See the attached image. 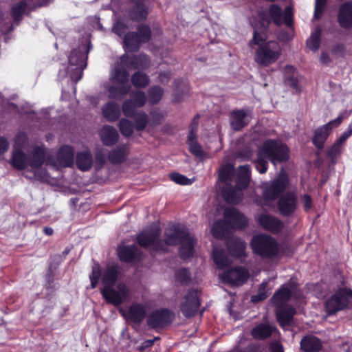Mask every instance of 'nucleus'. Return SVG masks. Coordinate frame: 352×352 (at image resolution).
<instances>
[{"mask_svg": "<svg viewBox=\"0 0 352 352\" xmlns=\"http://www.w3.org/2000/svg\"><path fill=\"white\" fill-rule=\"evenodd\" d=\"M160 229L153 224L143 230L138 236L139 245L144 248L151 247L155 251L166 252L168 245H175L180 243L181 257L186 259L193 254L194 239L187 229L181 226H173L164 231V240L159 239Z\"/></svg>", "mask_w": 352, "mask_h": 352, "instance_id": "1", "label": "nucleus"}, {"mask_svg": "<svg viewBox=\"0 0 352 352\" xmlns=\"http://www.w3.org/2000/svg\"><path fill=\"white\" fill-rule=\"evenodd\" d=\"M25 140L26 137L24 134H19L16 137L12 153V164L18 170L25 169L28 166H30L32 168H38L47 160V150L43 146H33L28 151V155H26L21 149V146Z\"/></svg>", "mask_w": 352, "mask_h": 352, "instance_id": "2", "label": "nucleus"}, {"mask_svg": "<svg viewBox=\"0 0 352 352\" xmlns=\"http://www.w3.org/2000/svg\"><path fill=\"white\" fill-rule=\"evenodd\" d=\"M289 157V148L285 144L274 140H267L258 150L256 168L261 173H265L267 169L268 160L276 165L277 163L288 160Z\"/></svg>", "mask_w": 352, "mask_h": 352, "instance_id": "3", "label": "nucleus"}, {"mask_svg": "<svg viewBox=\"0 0 352 352\" xmlns=\"http://www.w3.org/2000/svg\"><path fill=\"white\" fill-rule=\"evenodd\" d=\"M262 27L267 28L271 20L278 26L283 23L290 27L292 25L293 12L291 6H287L283 12L281 8L276 4H272L268 10L261 11L258 14Z\"/></svg>", "mask_w": 352, "mask_h": 352, "instance_id": "4", "label": "nucleus"}, {"mask_svg": "<svg viewBox=\"0 0 352 352\" xmlns=\"http://www.w3.org/2000/svg\"><path fill=\"white\" fill-rule=\"evenodd\" d=\"M281 55V47L274 41L263 42L259 44L255 52L254 59L260 66L267 67L275 63Z\"/></svg>", "mask_w": 352, "mask_h": 352, "instance_id": "5", "label": "nucleus"}, {"mask_svg": "<svg viewBox=\"0 0 352 352\" xmlns=\"http://www.w3.org/2000/svg\"><path fill=\"white\" fill-rule=\"evenodd\" d=\"M251 245L254 252L263 258H272L278 253L277 243L267 234L254 236Z\"/></svg>", "mask_w": 352, "mask_h": 352, "instance_id": "6", "label": "nucleus"}, {"mask_svg": "<svg viewBox=\"0 0 352 352\" xmlns=\"http://www.w3.org/2000/svg\"><path fill=\"white\" fill-rule=\"evenodd\" d=\"M102 294L107 302L115 306L120 305L130 296V291L124 283H119L116 288L111 285L104 286Z\"/></svg>", "mask_w": 352, "mask_h": 352, "instance_id": "7", "label": "nucleus"}, {"mask_svg": "<svg viewBox=\"0 0 352 352\" xmlns=\"http://www.w3.org/2000/svg\"><path fill=\"white\" fill-rule=\"evenodd\" d=\"M352 296V291L342 287L329 298L325 303V310L329 315L334 314L342 309L346 305L348 298Z\"/></svg>", "mask_w": 352, "mask_h": 352, "instance_id": "8", "label": "nucleus"}, {"mask_svg": "<svg viewBox=\"0 0 352 352\" xmlns=\"http://www.w3.org/2000/svg\"><path fill=\"white\" fill-rule=\"evenodd\" d=\"M287 186V179L283 175H279L272 181L264 183L263 184L264 198L267 200L276 199L286 189Z\"/></svg>", "mask_w": 352, "mask_h": 352, "instance_id": "9", "label": "nucleus"}, {"mask_svg": "<svg viewBox=\"0 0 352 352\" xmlns=\"http://www.w3.org/2000/svg\"><path fill=\"white\" fill-rule=\"evenodd\" d=\"M344 117L340 114L336 119L315 130L313 138L314 144L319 149L323 148L324 143L334 127L338 126L342 122Z\"/></svg>", "mask_w": 352, "mask_h": 352, "instance_id": "10", "label": "nucleus"}, {"mask_svg": "<svg viewBox=\"0 0 352 352\" xmlns=\"http://www.w3.org/2000/svg\"><path fill=\"white\" fill-rule=\"evenodd\" d=\"M257 221L263 229L272 234L279 233L284 228V223L282 221L267 213L259 214Z\"/></svg>", "mask_w": 352, "mask_h": 352, "instance_id": "11", "label": "nucleus"}, {"mask_svg": "<svg viewBox=\"0 0 352 352\" xmlns=\"http://www.w3.org/2000/svg\"><path fill=\"white\" fill-rule=\"evenodd\" d=\"M199 305L197 292L190 290L184 296L181 304V311L186 317H192L197 312Z\"/></svg>", "mask_w": 352, "mask_h": 352, "instance_id": "12", "label": "nucleus"}, {"mask_svg": "<svg viewBox=\"0 0 352 352\" xmlns=\"http://www.w3.org/2000/svg\"><path fill=\"white\" fill-rule=\"evenodd\" d=\"M173 320V314L166 309L153 311L148 316L147 324L151 329H160L169 324Z\"/></svg>", "mask_w": 352, "mask_h": 352, "instance_id": "13", "label": "nucleus"}, {"mask_svg": "<svg viewBox=\"0 0 352 352\" xmlns=\"http://www.w3.org/2000/svg\"><path fill=\"white\" fill-rule=\"evenodd\" d=\"M224 220L230 228L236 229H243L248 223L246 217L234 208L225 210Z\"/></svg>", "mask_w": 352, "mask_h": 352, "instance_id": "14", "label": "nucleus"}, {"mask_svg": "<svg viewBox=\"0 0 352 352\" xmlns=\"http://www.w3.org/2000/svg\"><path fill=\"white\" fill-rule=\"evenodd\" d=\"M297 197L294 192L283 195L278 202V209L283 216L292 215L297 209Z\"/></svg>", "mask_w": 352, "mask_h": 352, "instance_id": "15", "label": "nucleus"}, {"mask_svg": "<svg viewBox=\"0 0 352 352\" xmlns=\"http://www.w3.org/2000/svg\"><path fill=\"white\" fill-rule=\"evenodd\" d=\"M248 277V270L241 267L230 269L221 274V278L224 282L236 285L243 284Z\"/></svg>", "mask_w": 352, "mask_h": 352, "instance_id": "16", "label": "nucleus"}, {"mask_svg": "<svg viewBox=\"0 0 352 352\" xmlns=\"http://www.w3.org/2000/svg\"><path fill=\"white\" fill-rule=\"evenodd\" d=\"M250 111L244 109L233 110L230 112V122L232 129L240 131L247 126L250 121Z\"/></svg>", "mask_w": 352, "mask_h": 352, "instance_id": "17", "label": "nucleus"}, {"mask_svg": "<svg viewBox=\"0 0 352 352\" xmlns=\"http://www.w3.org/2000/svg\"><path fill=\"white\" fill-rule=\"evenodd\" d=\"M296 290V285L290 281L283 285L272 298V302L276 307H281L289 300L292 294Z\"/></svg>", "mask_w": 352, "mask_h": 352, "instance_id": "18", "label": "nucleus"}, {"mask_svg": "<svg viewBox=\"0 0 352 352\" xmlns=\"http://www.w3.org/2000/svg\"><path fill=\"white\" fill-rule=\"evenodd\" d=\"M132 6L129 10V16L134 21H141L146 19L148 10L143 0H131Z\"/></svg>", "mask_w": 352, "mask_h": 352, "instance_id": "19", "label": "nucleus"}, {"mask_svg": "<svg viewBox=\"0 0 352 352\" xmlns=\"http://www.w3.org/2000/svg\"><path fill=\"white\" fill-rule=\"evenodd\" d=\"M338 21L339 25L344 29L352 27V1H346L340 5Z\"/></svg>", "mask_w": 352, "mask_h": 352, "instance_id": "20", "label": "nucleus"}, {"mask_svg": "<svg viewBox=\"0 0 352 352\" xmlns=\"http://www.w3.org/2000/svg\"><path fill=\"white\" fill-rule=\"evenodd\" d=\"M295 313V309L289 305L277 307V320L283 329H286L292 325Z\"/></svg>", "mask_w": 352, "mask_h": 352, "instance_id": "21", "label": "nucleus"}, {"mask_svg": "<svg viewBox=\"0 0 352 352\" xmlns=\"http://www.w3.org/2000/svg\"><path fill=\"white\" fill-rule=\"evenodd\" d=\"M102 143L107 146L114 145L119 139L118 131L111 126L104 125L98 131Z\"/></svg>", "mask_w": 352, "mask_h": 352, "instance_id": "22", "label": "nucleus"}, {"mask_svg": "<svg viewBox=\"0 0 352 352\" xmlns=\"http://www.w3.org/2000/svg\"><path fill=\"white\" fill-rule=\"evenodd\" d=\"M122 63L127 65L129 63L133 69H146L150 65L148 57L145 54L138 56H129L123 54L122 56Z\"/></svg>", "mask_w": 352, "mask_h": 352, "instance_id": "23", "label": "nucleus"}, {"mask_svg": "<svg viewBox=\"0 0 352 352\" xmlns=\"http://www.w3.org/2000/svg\"><path fill=\"white\" fill-rule=\"evenodd\" d=\"M131 68L129 63L127 65L122 63V57L120 62L117 63L111 74V80L113 82H118L121 85L125 84L129 79L127 69Z\"/></svg>", "mask_w": 352, "mask_h": 352, "instance_id": "24", "label": "nucleus"}, {"mask_svg": "<svg viewBox=\"0 0 352 352\" xmlns=\"http://www.w3.org/2000/svg\"><path fill=\"white\" fill-rule=\"evenodd\" d=\"M85 50V46L82 45L79 50H73L69 57V63L76 65L80 72L86 67V60L89 48L87 50L86 54L83 52Z\"/></svg>", "mask_w": 352, "mask_h": 352, "instance_id": "25", "label": "nucleus"}, {"mask_svg": "<svg viewBox=\"0 0 352 352\" xmlns=\"http://www.w3.org/2000/svg\"><path fill=\"white\" fill-rule=\"evenodd\" d=\"M146 312V307L144 305L133 303L129 308L127 318L134 323L140 324L144 320Z\"/></svg>", "mask_w": 352, "mask_h": 352, "instance_id": "26", "label": "nucleus"}, {"mask_svg": "<svg viewBox=\"0 0 352 352\" xmlns=\"http://www.w3.org/2000/svg\"><path fill=\"white\" fill-rule=\"evenodd\" d=\"M57 162L60 166L69 167L74 163V151L72 146H62L56 156Z\"/></svg>", "mask_w": 352, "mask_h": 352, "instance_id": "27", "label": "nucleus"}, {"mask_svg": "<svg viewBox=\"0 0 352 352\" xmlns=\"http://www.w3.org/2000/svg\"><path fill=\"white\" fill-rule=\"evenodd\" d=\"M102 111L103 116L110 122L117 120L120 116V106L113 101L106 103L102 107Z\"/></svg>", "mask_w": 352, "mask_h": 352, "instance_id": "28", "label": "nucleus"}, {"mask_svg": "<svg viewBox=\"0 0 352 352\" xmlns=\"http://www.w3.org/2000/svg\"><path fill=\"white\" fill-rule=\"evenodd\" d=\"M243 188L236 185V187H226L223 190V194L226 201L229 204H238L243 199Z\"/></svg>", "mask_w": 352, "mask_h": 352, "instance_id": "29", "label": "nucleus"}, {"mask_svg": "<svg viewBox=\"0 0 352 352\" xmlns=\"http://www.w3.org/2000/svg\"><path fill=\"white\" fill-rule=\"evenodd\" d=\"M197 129V123L194 120L190 126L188 134V146L190 151L192 154L197 156H201L203 155L202 148L195 140Z\"/></svg>", "mask_w": 352, "mask_h": 352, "instance_id": "30", "label": "nucleus"}, {"mask_svg": "<svg viewBox=\"0 0 352 352\" xmlns=\"http://www.w3.org/2000/svg\"><path fill=\"white\" fill-rule=\"evenodd\" d=\"M276 333V328L268 324H260L252 331V336L256 339H265Z\"/></svg>", "mask_w": 352, "mask_h": 352, "instance_id": "31", "label": "nucleus"}, {"mask_svg": "<svg viewBox=\"0 0 352 352\" xmlns=\"http://www.w3.org/2000/svg\"><path fill=\"white\" fill-rule=\"evenodd\" d=\"M127 154L128 146L120 144L109 153V160L113 164H120L126 160Z\"/></svg>", "mask_w": 352, "mask_h": 352, "instance_id": "32", "label": "nucleus"}, {"mask_svg": "<svg viewBox=\"0 0 352 352\" xmlns=\"http://www.w3.org/2000/svg\"><path fill=\"white\" fill-rule=\"evenodd\" d=\"M321 346L320 340L314 336L305 337L300 342V347L305 352H318Z\"/></svg>", "mask_w": 352, "mask_h": 352, "instance_id": "33", "label": "nucleus"}, {"mask_svg": "<svg viewBox=\"0 0 352 352\" xmlns=\"http://www.w3.org/2000/svg\"><path fill=\"white\" fill-rule=\"evenodd\" d=\"M93 164L92 155L89 151L78 153L76 156V166L82 171L88 170Z\"/></svg>", "mask_w": 352, "mask_h": 352, "instance_id": "34", "label": "nucleus"}, {"mask_svg": "<svg viewBox=\"0 0 352 352\" xmlns=\"http://www.w3.org/2000/svg\"><path fill=\"white\" fill-rule=\"evenodd\" d=\"M104 88L109 92V97L112 99H118L126 95L131 89L130 85H111L109 84L104 85Z\"/></svg>", "mask_w": 352, "mask_h": 352, "instance_id": "35", "label": "nucleus"}, {"mask_svg": "<svg viewBox=\"0 0 352 352\" xmlns=\"http://www.w3.org/2000/svg\"><path fill=\"white\" fill-rule=\"evenodd\" d=\"M118 255L122 261H132L138 256L139 250L135 245L120 247L118 249Z\"/></svg>", "mask_w": 352, "mask_h": 352, "instance_id": "36", "label": "nucleus"}, {"mask_svg": "<svg viewBox=\"0 0 352 352\" xmlns=\"http://www.w3.org/2000/svg\"><path fill=\"white\" fill-rule=\"evenodd\" d=\"M119 274L118 267L116 265L109 266L102 276V283L107 285L113 286L116 283Z\"/></svg>", "mask_w": 352, "mask_h": 352, "instance_id": "37", "label": "nucleus"}, {"mask_svg": "<svg viewBox=\"0 0 352 352\" xmlns=\"http://www.w3.org/2000/svg\"><path fill=\"white\" fill-rule=\"evenodd\" d=\"M125 47L131 52L138 51L141 43H143L136 32H129L124 37Z\"/></svg>", "mask_w": 352, "mask_h": 352, "instance_id": "38", "label": "nucleus"}, {"mask_svg": "<svg viewBox=\"0 0 352 352\" xmlns=\"http://www.w3.org/2000/svg\"><path fill=\"white\" fill-rule=\"evenodd\" d=\"M250 179V170L249 165L239 166L237 171L236 185L243 188L248 187Z\"/></svg>", "mask_w": 352, "mask_h": 352, "instance_id": "39", "label": "nucleus"}, {"mask_svg": "<svg viewBox=\"0 0 352 352\" xmlns=\"http://www.w3.org/2000/svg\"><path fill=\"white\" fill-rule=\"evenodd\" d=\"M213 259L219 268H223L231 263L230 258L223 249L214 247L213 249Z\"/></svg>", "mask_w": 352, "mask_h": 352, "instance_id": "40", "label": "nucleus"}, {"mask_svg": "<svg viewBox=\"0 0 352 352\" xmlns=\"http://www.w3.org/2000/svg\"><path fill=\"white\" fill-rule=\"evenodd\" d=\"M228 248L236 256H241L245 249V243L239 239L232 238L228 241Z\"/></svg>", "mask_w": 352, "mask_h": 352, "instance_id": "41", "label": "nucleus"}, {"mask_svg": "<svg viewBox=\"0 0 352 352\" xmlns=\"http://www.w3.org/2000/svg\"><path fill=\"white\" fill-rule=\"evenodd\" d=\"M131 82L137 88H145L148 85L150 79L146 74L137 72L132 75Z\"/></svg>", "mask_w": 352, "mask_h": 352, "instance_id": "42", "label": "nucleus"}, {"mask_svg": "<svg viewBox=\"0 0 352 352\" xmlns=\"http://www.w3.org/2000/svg\"><path fill=\"white\" fill-rule=\"evenodd\" d=\"M234 177V166L232 164H226L219 170V179L222 182L228 184Z\"/></svg>", "mask_w": 352, "mask_h": 352, "instance_id": "43", "label": "nucleus"}, {"mask_svg": "<svg viewBox=\"0 0 352 352\" xmlns=\"http://www.w3.org/2000/svg\"><path fill=\"white\" fill-rule=\"evenodd\" d=\"M228 223L225 220H218L212 226V235L217 239H221L225 236L227 231Z\"/></svg>", "mask_w": 352, "mask_h": 352, "instance_id": "44", "label": "nucleus"}, {"mask_svg": "<svg viewBox=\"0 0 352 352\" xmlns=\"http://www.w3.org/2000/svg\"><path fill=\"white\" fill-rule=\"evenodd\" d=\"M137 108H138V107L133 102V99H127L124 100L122 106L123 114L126 117L129 118H133L135 115L137 114Z\"/></svg>", "mask_w": 352, "mask_h": 352, "instance_id": "45", "label": "nucleus"}, {"mask_svg": "<svg viewBox=\"0 0 352 352\" xmlns=\"http://www.w3.org/2000/svg\"><path fill=\"white\" fill-rule=\"evenodd\" d=\"M133 118L135 129L139 131H143L148 122V116L144 112L140 111Z\"/></svg>", "mask_w": 352, "mask_h": 352, "instance_id": "46", "label": "nucleus"}, {"mask_svg": "<svg viewBox=\"0 0 352 352\" xmlns=\"http://www.w3.org/2000/svg\"><path fill=\"white\" fill-rule=\"evenodd\" d=\"M119 129L124 136L129 137L133 133L132 122L126 118L120 120L118 124Z\"/></svg>", "mask_w": 352, "mask_h": 352, "instance_id": "47", "label": "nucleus"}, {"mask_svg": "<svg viewBox=\"0 0 352 352\" xmlns=\"http://www.w3.org/2000/svg\"><path fill=\"white\" fill-rule=\"evenodd\" d=\"M320 30L316 29L307 41V47L314 51H316L320 46Z\"/></svg>", "mask_w": 352, "mask_h": 352, "instance_id": "48", "label": "nucleus"}, {"mask_svg": "<svg viewBox=\"0 0 352 352\" xmlns=\"http://www.w3.org/2000/svg\"><path fill=\"white\" fill-rule=\"evenodd\" d=\"M163 95V90L158 86H154L148 90V100L151 104L159 102Z\"/></svg>", "mask_w": 352, "mask_h": 352, "instance_id": "49", "label": "nucleus"}, {"mask_svg": "<svg viewBox=\"0 0 352 352\" xmlns=\"http://www.w3.org/2000/svg\"><path fill=\"white\" fill-rule=\"evenodd\" d=\"M138 107H142L146 101V96L144 91L136 90L131 94V98Z\"/></svg>", "mask_w": 352, "mask_h": 352, "instance_id": "50", "label": "nucleus"}, {"mask_svg": "<svg viewBox=\"0 0 352 352\" xmlns=\"http://www.w3.org/2000/svg\"><path fill=\"white\" fill-rule=\"evenodd\" d=\"M344 145L337 140L328 151V155L333 163L336 162V159L341 154Z\"/></svg>", "mask_w": 352, "mask_h": 352, "instance_id": "51", "label": "nucleus"}, {"mask_svg": "<svg viewBox=\"0 0 352 352\" xmlns=\"http://www.w3.org/2000/svg\"><path fill=\"white\" fill-rule=\"evenodd\" d=\"M136 33L139 35V38L143 43L148 41L151 36L150 28L145 24L140 25L138 28V32Z\"/></svg>", "mask_w": 352, "mask_h": 352, "instance_id": "52", "label": "nucleus"}, {"mask_svg": "<svg viewBox=\"0 0 352 352\" xmlns=\"http://www.w3.org/2000/svg\"><path fill=\"white\" fill-rule=\"evenodd\" d=\"M267 286V282H263L261 284L258 294L252 296V301L257 302L258 301L265 299L268 296V292L266 290Z\"/></svg>", "mask_w": 352, "mask_h": 352, "instance_id": "53", "label": "nucleus"}, {"mask_svg": "<svg viewBox=\"0 0 352 352\" xmlns=\"http://www.w3.org/2000/svg\"><path fill=\"white\" fill-rule=\"evenodd\" d=\"M27 5L25 3L21 1L15 3L12 10V14L14 21L20 20V16L25 11Z\"/></svg>", "mask_w": 352, "mask_h": 352, "instance_id": "54", "label": "nucleus"}, {"mask_svg": "<svg viewBox=\"0 0 352 352\" xmlns=\"http://www.w3.org/2000/svg\"><path fill=\"white\" fill-rule=\"evenodd\" d=\"M101 275L100 266L96 264L92 267V272L90 275V280H91V287L92 289L95 288L98 284L99 278Z\"/></svg>", "mask_w": 352, "mask_h": 352, "instance_id": "55", "label": "nucleus"}, {"mask_svg": "<svg viewBox=\"0 0 352 352\" xmlns=\"http://www.w3.org/2000/svg\"><path fill=\"white\" fill-rule=\"evenodd\" d=\"M128 27L122 19H118L113 26V32L119 36L124 34Z\"/></svg>", "mask_w": 352, "mask_h": 352, "instance_id": "56", "label": "nucleus"}, {"mask_svg": "<svg viewBox=\"0 0 352 352\" xmlns=\"http://www.w3.org/2000/svg\"><path fill=\"white\" fill-rule=\"evenodd\" d=\"M176 278L182 283H187L190 278L189 271L186 269H180L176 272Z\"/></svg>", "mask_w": 352, "mask_h": 352, "instance_id": "57", "label": "nucleus"}, {"mask_svg": "<svg viewBox=\"0 0 352 352\" xmlns=\"http://www.w3.org/2000/svg\"><path fill=\"white\" fill-rule=\"evenodd\" d=\"M170 179L178 184L188 185L191 184L190 180L181 174L174 173L170 174Z\"/></svg>", "mask_w": 352, "mask_h": 352, "instance_id": "58", "label": "nucleus"}, {"mask_svg": "<svg viewBox=\"0 0 352 352\" xmlns=\"http://www.w3.org/2000/svg\"><path fill=\"white\" fill-rule=\"evenodd\" d=\"M326 2L327 0H316L314 12V17L316 19H318L319 14L322 13Z\"/></svg>", "mask_w": 352, "mask_h": 352, "instance_id": "59", "label": "nucleus"}, {"mask_svg": "<svg viewBox=\"0 0 352 352\" xmlns=\"http://www.w3.org/2000/svg\"><path fill=\"white\" fill-rule=\"evenodd\" d=\"M301 201L303 204L304 209L309 211L312 207V200L307 195H304L301 197Z\"/></svg>", "mask_w": 352, "mask_h": 352, "instance_id": "60", "label": "nucleus"}, {"mask_svg": "<svg viewBox=\"0 0 352 352\" xmlns=\"http://www.w3.org/2000/svg\"><path fill=\"white\" fill-rule=\"evenodd\" d=\"M352 135V127L351 126L345 131L342 135L338 139L341 144H344L346 140Z\"/></svg>", "mask_w": 352, "mask_h": 352, "instance_id": "61", "label": "nucleus"}, {"mask_svg": "<svg viewBox=\"0 0 352 352\" xmlns=\"http://www.w3.org/2000/svg\"><path fill=\"white\" fill-rule=\"evenodd\" d=\"M9 148V143L4 138H0V155L6 153Z\"/></svg>", "mask_w": 352, "mask_h": 352, "instance_id": "62", "label": "nucleus"}, {"mask_svg": "<svg viewBox=\"0 0 352 352\" xmlns=\"http://www.w3.org/2000/svg\"><path fill=\"white\" fill-rule=\"evenodd\" d=\"M285 84L288 86L297 89H298V80L294 76L292 77H287L285 78Z\"/></svg>", "mask_w": 352, "mask_h": 352, "instance_id": "63", "label": "nucleus"}, {"mask_svg": "<svg viewBox=\"0 0 352 352\" xmlns=\"http://www.w3.org/2000/svg\"><path fill=\"white\" fill-rule=\"evenodd\" d=\"M271 351L272 352H283L282 345L278 342H273L271 344Z\"/></svg>", "mask_w": 352, "mask_h": 352, "instance_id": "64", "label": "nucleus"}]
</instances>
